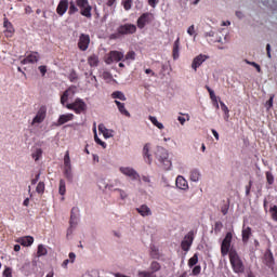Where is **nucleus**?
<instances>
[{
    "label": "nucleus",
    "instance_id": "1",
    "mask_svg": "<svg viewBox=\"0 0 277 277\" xmlns=\"http://www.w3.org/2000/svg\"><path fill=\"white\" fill-rule=\"evenodd\" d=\"M228 256L233 272L235 274H243V272H246V266L243 265V261H241L239 253H237V250L232 249Z\"/></svg>",
    "mask_w": 277,
    "mask_h": 277
},
{
    "label": "nucleus",
    "instance_id": "2",
    "mask_svg": "<svg viewBox=\"0 0 277 277\" xmlns=\"http://www.w3.org/2000/svg\"><path fill=\"white\" fill-rule=\"evenodd\" d=\"M155 157L163 170H170V168H172V160L168 159V151L166 148L157 147L155 150Z\"/></svg>",
    "mask_w": 277,
    "mask_h": 277
},
{
    "label": "nucleus",
    "instance_id": "3",
    "mask_svg": "<svg viewBox=\"0 0 277 277\" xmlns=\"http://www.w3.org/2000/svg\"><path fill=\"white\" fill-rule=\"evenodd\" d=\"M137 31V26L135 24H123L117 28V34H113L110 38L116 40L120 38V36H131Z\"/></svg>",
    "mask_w": 277,
    "mask_h": 277
},
{
    "label": "nucleus",
    "instance_id": "4",
    "mask_svg": "<svg viewBox=\"0 0 277 277\" xmlns=\"http://www.w3.org/2000/svg\"><path fill=\"white\" fill-rule=\"evenodd\" d=\"M233 250H237L235 247H233V234L232 232H228L221 243V254L222 256H227V254H230Z\"/></svg>",
    "mask_w": 277,
    "mask_h": 277
},
{
    "label": "nucleus",
    "instance_id": "5",
    "mask_svg": "<svg viewBox=\"0 0 277 277\" xmlns=\"http://www.w3.org/2000/svg\"><path fill=\"white\" fill-rule=\"evenodd\" d=\"M79 225V208L74 207L70 211L69 227L67 228V239L72 237L75 228Z\"/></svg>",
    "mask_w": 277,
    "mask_h": 277
},
{
    "label": "nucleus",
    "instance_id": "6",
    "mask_svg": "<svg viewBox=\"0 0 277 277\" xmlns=\"http://www.w3.org/2000/svg\"><path fill=\"white\" fill-rule=\"evenodd\" d=\"M209 95H210V100H211L213 107H215V109H220V105H221L222 111H224L225 116H227V118H228V114H230L228 106H226V104H224V102H222L220 96H216L215 92H213V90H211V89L209 90Z\"/></svg>",
    "mask_w": 277,
    "mask_h": 277
},
{
    "label": "nucleus",
    "instance_id": "7",
    "mask_svg": "<svg viewBox=\"0 0 277 277\" xmlns=\"http://www.w3.org/2000/svg\"><path fill=\"white\" fill-rule=\"evenodd\" d=\"M65 107L67 109H71V111H75V114H83V111L88 109V105L85 104V102H83V100L79 97L76 98L72 103H67Z\"/></svg>",
    "mask_w": 277,
    "mask_h": 277
},
{
    "label": "nucleus",
    "instance_id": "8",
    "mask_svg": "<svg viewBox=\"0 0 277 277\" xmlns=\"http://www.w3.org/2000/svg\"><path fill=\"white\" fill-rule=\"evenodd\" d=\"M76 5L80 10V14L85 18H92V6L88 0H76Z\"/></svg>",
    "mask_w": 277,
    "mask_h": 277
},
{
    "label": "nucleus",
    "instance_id": "9",
    "mask_svg": "<svg viewBox=\"0 0 277 277\" xmlns=\"http://www.w3.org/2000/svg\"><path fill=\"white\" fill-rule=\"evenodd\" d=\"M119 172L123 176H127V179H131V181H138V183H142V180H140V173H137L133 167H119Z\"/></svg>",
    "mask_w": 277,
    "mask_h": 277
},
{
    "label": "nucleus",
    "instance_id": "10",
    "mask_svg": "<svg viewBox=\"0 0 277 277\" xmlns=\"http://www.w3.org/2000/svg\"><path fill=\"white\" fill-rule=\"evenodd\" d=\"M196 237V232L190 230L188 232L182 242H181V248L184 252H189V248H192V243H194V238Z\"/></svg>",
    "mask_w": 277,
    "mask_h": 277
},
{
    "label": "nucleus",
    "instance_id": "11",
    "mask_svg": "<svg viewBox=\"0 0 277 277\" xmlns=\"http://www.w3.org/2000/svg\"><path fill=\"white\" fill-rule=\"evenodd\" d=\"M75 94H77V87L71 85L69 87L61 96V104L66 107V103H68V101L72 100L75 97Z\"/></svg>",
    "mask_w": 277,
    "mask_h": 277
},
{
    "label": "nucleus",
    "instance_id": "12",
    "mask_svg": "<svg viewBox=\"0 0 277 277\" xmlns=\"http://www.w3.org/2000/svg\"><path fill=\"white\" fill-rule=\"evenodd\" d=\"M153 21H155V15L153 13H143L137 19L138 29H144V27L153 23Z\"/></svg>",
    "mask_w": 277,
    "mask_h": 277
},
{
    "label": "nucleus",
    "instance_id": "13",
    "mask_svg": "<svg viewBox=\"0 0 277 277\" xmlns=\"http://www.w3.org/2000/svg\"><path fill=\"white\" fill-rule=\"evenodd\" d=\"M124 57V54L122 52L118 51H110L105 56L106 64H114V62H121V60Z\"/></svg>",
    "mask_w": 277,
    "mask_h": 277
},
{
    "label": "nucleus",
    "instance_id": "14",
    "mask_svg": "<svg viewBox=\"0 0 277 277\" xmlns=\"http://www.w3.org/2000/svg\"><path fill=\"white\" fill-rule=\"evenodd\" d=\"M47 118V108L41 107L35 118L32 119L31 126L36 127V124H42L44 122V119Z\"/></svg>",
    "mask_w": 277,
    "mask_h": 277
},
{
    "label": "nucleus",
    "instance_id": "15",
    "mask_svg": "<svg viewBox=\"0 0 277 277\" xmlns=\"http://www.w3.org/2000/svg\"><path fill=\"white\" fill-rule=\"evenodd\" d=\"M88 47H90V36L81 34L78 41V49L80 51H88Z\"/></svg>",
    "mask_w": 277,
    "mask_h": 277
},
{
    "label": "nucleus",
    "instance_id": "16",
    "mask_svg": "<svg viewBox=\"0 0 277 277\" xmlns=\"http://www.w3.org/2000/svg\"><path fill=\"white\" fill-rule=\"evenodd\" d=\"M207 60H209V56L203 55V54H199L198 56H196L192 63L193 70H195V72H196V70H198V68H200V66H202V64H205V62H207Z\"/></svg>",
    "mask_w": 277,
    "mask_h": 277
},
{
    "label": "nucleus",
    "instance_id": "17",
    "mask_svg": "<svg viewBox=\"0 0 277 277\" xmlns=\"http://www.w3.org/2000/svg\"><path fill=\"white\" fill-rule=\"evenodd\" d=\"M135 211L141 214L142 217H150L153 215V210L147 205L138 206Z\"/></svg>",
    "mask_w": 277,
    "mask_h": 277
},
{
    "label": "nucleus",
    "instance_id": "18",
    "mask_svg": "<svg viewBox=\"0 0 277 277\" xmlns=\"http://www.w3.org/2000/svg\"><path fill=\"white\" fill-rule=\"evenodd\" d=\"M241 237H242V243H248L250 241V238L252 237V227L242 225L241 230Z\"/></svg>",
    "mask_w": 277,
    "mask_h": 277
},
{
    "label": "nucleus",
    "instance_id": "19",
    "mask_svg": "<svg viewBox=\"0 0 277 277\" xmlns=\"http://www.w3.org/2000/svg\"><path fill=\"white\" fill-rule=\"evenodd\" d=\"M274 253H272V249H267L264 253V264L266 267H274Z\"/></svg>",
    "mask_w": 277,
    "mask_h": 277
},
{
    "label": "nucleus",
    "instance_id": "20",
    "mask_svg": "<svg viewBox=\"0 0 277 277\" xmlns=\"http://www.w3.org/2000/svg\"><path fill=\"white\" fill-rule=\"evenodd\" d=\"M68 11V0H61L57 8L56 12L60 16H64L66 12Z\"/></svg>",
    "mask_w": 277,
    "mask_h": 277
},
{
    "label": "nucleus",
    "instance_id": "21",
    "mask_svg": "<svg viewBox=\"0 0 277 277\" xmlns=\"http://www.w3.org/2000/svg\"><path fill=\"white\" fill-rule=\"evenodd\" d=\"M3 27L6 29L5 30L6 38H12L14 34V26L6 17H4Z\"/></svg>",
    "mask_w": 277,
    "mask_h": 277
},
{
    "label": "nucleus",
    "instance_id": "22",
    "mask_svg": "<svg viewBox=\"0 0 277 277\" xmlns=\"http://www.w3.org/2000/svg\"><path fill=\"white\" fill-rule=\"evenodd\" d=\"M16 241L21 246H24V248H29V246H31L34 243V237H31V236H24V237L17 238Z\"/></svg>",
    "mask_w": 277,
    "mask_h": 277
},
{
    "label": "nucleus",
    "instance_id": "23",
    "mask_svg": "<svg viewBox=\"0 0 277 277\" xmlns=\"http://www.w3.org/2000/svg\"><path fill=\"white\" fill-rule=\"evenodd\" d=\"M75 115L72 114H66V115H61L58 117L56 127H62V124H66V122H70V120H74Z\"/></svg>",
    "mask_w": 277,
    "mask_h": 277
},
{
    "label": "nucleus",
    "instance_id": "24",
    "mask_svg": "<svg viewBox=\"0 0 277 277\" xmlns=\"http://www.w3.org/2000/svg\"><path fill=\"white\" fill-rule=\"evenodd\" d=\"M98 131L104 135L105 140H109V137H114V130L107 129L103 123L98 126Z\"/></svg>",
    "mask_w": 277,
    "mask_h": 277
},
{
    "label": "nucleus",
    "instance_id": "25",
    "mask_svg": "<svg viewBox=\"0 0 277 277\" xmlns=\"http://www.w3.org/2000/svg\"><path fill=\"white\" fill-rule=\"evenodd\" d=\"M143 156H144V160L146 161V163H149V164L153 163V158L150 156V146L148 144H146L143 147Z\"/></svg>",
    "mask_w": 277,
    "mask_h": 277
},
{
    "label": "nucleus",
    "instance_id": "26",
    "mask_svg": "<svg viewBox=\"0 0 277 277\" xmlns=\"http://www.w3.org/2000/svg\"><path fill=\"white\" fill-rule=\"evenodd\" d=\"M175 185L176 187H179V189H188V185H187V180H185V177L179 175L176 177V181H175Z\"/></svg>",
    "mask_w": 277,
    "mask_h": 277
},
{
    "label": "nucleus",
    "instance_id": "27",
    "mask_svg": "<svg viewBox=\"0 0 277 277\" xmlns=\"http://www.w3.org/2000/svg\"><path fill=\"white\" fill-rule=\"evenodd\" d=\"M101 61L98 60V55L92 54L88 57V64L91 66V68H96Z\"/></svg>",
    "mask_w": 277,
    "mask_h": 277
},
{
    "label": "nucleus",
    "instance_id": "28",
    "mask_svg": "<svg viewBox=\"0 0 277 277\" xmlns=\"http://www.w3.org/2000/svg\"><path fill=\"white\" fill-rule=\"evenodd\" d=\"M120 114H122V116H126L127 118H131V113H129V110H127V108L124 107V103H121L120 101H115Z\"/></svg>",
    "mask_w": 277,
    "mask_h": 277
},
{
    "label": "nucleus",
    "instance_id": "29",
    "mask_svg": "<svg viewBox=\"0 0 277 277\" xmlns=\"http://www.w3.org/2000/svg\"><path fill=\"white\" fill-rule=\"evenodd\" d=\"M64 176L69 183H72L75 175L72 174V167H64Z\"/></svg>",
    "mask_w": 277,
    "mask_h": 277
},
{
    "label": "nucleus",
    "instance_id": "30",
    "mask_svg": "<svg viewBox=\"0 0 277 277\" xmlns=\"http://www.w3.org/2000/svg\"><path fill=\"white\" fill-rule=\"evenodd\" d=\"M181 50L180 39L177 38L173 43V60L179 58V51Z\"/></svg>",
    "mask_w": 277,
    "mask_h": 277
},
{
    "label": "nucleus",
    "instance_id": "31",
    "mask_svg": "<svg viewBox=\"0 0 277 277\" xmlns=\"http://www.w3.org/2000/svg\"><path fill=\"white\" fill-rule=\"evenodd\" d=\"M28 64H36L40 60V54L38 52H32L27 56Z\"/></svg>",
    "mask_w": 277,
    "mask_h": 277
},
{
    "label": "nucleus",
    "instance_id": "32",
    "mask_svg": "<svg viewBox=\"0 0 277 277\" xmlns=\"http://www.w3.org/2000/svg\"><path fill=\"white\" fill-rule=\"evenodd\" d=\"M190 181H193L194 183H198V181H200V171H198L197 169L192 170Z\"/></svg>",
    "mask_w": 277,
    "mask_h": 277
},
{
    "label": "nucleus",
    "instance_id": "33",
    "mask_svg": "<svg viewBox=\"0 0 277 277\" xmlns=\"http://www.w3.org/2000/svg\"><path fill=\"white\" fill-rule=\"evenodd\" d=\"M111 98H118V101H127V96L122 91H115L111 93Z\"/></svg>",
    "mask_w": 277,
    "mask_h": 277
},
{
    "label": "nucleus",
    "instance_id": "34",
    "mask_svg": "<svg viewBox=\"0 0 277 277\" xmlns=\"http://www.w3.org/2000/svg\"><path fill=\"white\" fill-rule=\"evenodd\" d=\"M148 118H149L150 122L154 124V127H157V129H160V130L163 129V123L159 122L157 120V117L149 116Z\"/></svg>",
    "mask_w": 277,
    "mask_h": 277
},
{
    "label": "nucleus",
    "instance_id": "35",
    "mask_svg": "<svg viewBox=\"0 0 277 277\" xmlns=\"http://www.w3.org/2000/svg\"><path fill=\"white\" fill-rule=\"evenodd\" d=\"M31 157H32V159H35V161H39L40 157H42V148H35Z\"/></svg>",
    "mask_w": 277,
    "mask_h": 277
},
{
    "label": "nucleus",
    "instance_id": "36",
    "mask_svg": "<svg viewBox=\"0 0 277 277\" xmlns=\"http://www.w3.org/2000/svg\"><path fill=\"white\" fill-rule=\"evenodd\" d=\"M58 193L61 196L66 195V181L60 180Z\"/></svg>",
    "mask_w": 277,
    "mask_h": 277
},
{
    "label": "nucleus",
    "instance_id": "37",
    "mask_svg": "<svg viewBox=\"0 0 277 277\" xmlns=\"http://www.w3.org/2000/svg\"><path fill=\"white\" fill-rule=\"evenodd\" d=\"M47 254H48L47 247H44V245H39L37 256H47Z\"/></svg>",
    "mask_w": 277,
    "mask_h": 277
},
{
    "label": "nucleus",
    "instance_id": "38",
    "mask_svg": "<svg viewBox=\"0 0 277 277\" xmlns=\"http://www.w3.org/2000/svg\"><path fill=\"white\" fill-rule=\"evenodd\" d=\"M114 192H118L121 200H127V198H129V194L122 188H115Z\"/></svg>",
    "mask_w": 277,
    "mask_h": 277
},
{
    "label": "nucleus",
    "instance_id": "39",
    "mask_svg": "<svg viewBox=\"0 0 277 277\" xmlns=\"http://www.w3.org/2000/svg\"><path fill=\"white\" fill-rule=\"evenodd\" d=\"M94 140H95L96 144H98L103 148H107V143L103 142V141H101V138H98V134H96V128H94Z\"/></svg>",
    "mask_w": 277,
    "mask_h": 277
},
{
    "label": "nucleus",
    "instance_id": "40",
    "mask_svg": "<svg viewBox=\"0 0 277 277\" xmlns=\"http://www.w3.org/2000/svg\"><path fill=\"white\" fill-rule=\"evenodd\" d=\"M138 277H157L151 271H140L137 273Z\"/></svg>",
    "mask_w": 277,
    "mask_h": 277
},
{
    "label": "nucleus",
    "instance_id": "41",
    "mask_svg": "<svg viewBox=\"0 0 277 277\" xmlns=\"http://www.w3.org/2000/svg\"><path fill=\"white\" fill-rule=\"evenodd\" d=\"M44 189H45V184H44V182H39V183L37 184V187H36L37 194H39L40 196H42V194H44Z\"/></svg>",
    "mask_w": 277,
    "mask_h": 277
},
{
    "label": "nucleus",
    "instance_id": "42",
    "mask_svg": "<svg viewBox=\"0 0 277 277\" xmlns=\"http://www.w3.org/2000/svg\"><path fill=\"white\" fill-rule=\"evenodd\" d=\"M64 168H72V164H70V154L69 151H66L64 156Z\"/></svg>",
    "mask_w": 277,
    "mask_h": 277
},
{
    "label": "nucleus",
    "instance_id": "43",
    "mask_svg": "<svg viewBox=\"0 0 277 277\" xmlns=\"http://www.w3.org/2000/svg\"><path fill=\"white\" fill-rule=\"evenodd\" d=\"M161 269V265L158 262H151L150 264V272L151 273H156L159 272Z\"/></svg>",
    "mask_w": 277,
    "mask_h": 277
},
{
    "label": "nucleus",
    "instance_id": "44",
    "mask_svg": "<svg viewBox=\"0 0 277 277\" xmlns=\"http://www.w3.org/2000/svg\"><path fill=\"white\" fill-rule=\"evenodd\" d=\"M79 12V9L77 8V5L75 4V2H70L69 3V11H68V14H75Z\"/></svg>",
    "mask_w": 277,
    "mask_h": 277
},
{
    "label": "nucleus",
    "instance_id": "45",
    "mask_svg": "<svg viewBox=\"0 0 277 277\" xmlns=\"http://www.w3.org/2000/svg\"><path fill=\"white\" fill-rule=\"evenodd\" d=\"M196 263H198V254L195 253V255L188 260V265L189 267H194Z\"/></svg>",
    "mask_w": 277,
    "mask_h": 277
},
{
    "label": "nucleus",
    "instance_id": "46",
    "mask_svg": "<svg viewBox=\"0 0 277 277\" xmlns=\"http://www.w3.org/2000/svg\"><path fill=\"white\" fill-rule=\"evenodd\" d=\"M269 212L272 213V219L274 222H277V206H274L269 209Z\"/></svg>",
    "mask_w": 277,
    "mask_h": 277
},
{
    "label": "nucleus",
    "instance_id": "47",
    "mask_svg": "<svg viewBox=\"0 0 277 277\" xmlns=\"http://www.w3.org/2000/svg\"><path fill=\"white\" fill-rule=\"evenodd\" d=\"M266 181L268 185H274V174L269 171L266 172Z\"/></svg>",
    "mask_w": 277,
    "mask_h": 277
},
{
    "label": "nucleus",
    "instance_id": "48",
    "mask_svg": "<svg viewBox=\"0 0 277 277\" xmlns=\"http://www.w3.org/2000/svg\"><path fill=\"white\" fill-rule=\"evenodd\" d=\"M224 227V225L222 224V222H216L215 225H214V233L217 235V233H221L222 232V228Z\"/></svg>",
    "mask_w": 277,
    "mask_h": 277
},
{
    "label": "nucleus",
    "instance_id": "49",
    "mask_svg": "<svg viewBox=\"0 0 277 277\" xmlns=\"http://www.w3.org/2000/svg\"><path fill=\"white\" fill-rule=\"evenodd\" d=\"M102 78H103L105 81H111V79H114L113 76H111V74H110L109 71H103V72H102Z\"/></svg>",
    "mask_w": 277,
    "mask_h": 277
},
{
    "label": "nucleus",
    "instance_id": "50",
    "mask_svg": "<svg viewBox=\"0 0 277 277\" xmlns=\"http://www.w3.org/2000/svg\"><path fill=\"white\" fill-rule=\"evenodd\" d=\"M126 60L133 62V60H135V52H133V51L128 52L126 55Z\"/></svg>",
    "mask_w": 277,
    "mask_h": 277
},
{
    "label": "nucleus",
    "instance_id": "51",
    "mask_svg": "<svg viewBox=\"0 0 277 277\" xmlns=\"http://www.w3.org/2000/svg\"><path fill=\"white\" fill-rule=\"evenodd\" d=\"M133 3V0H124L123 1V8L124 10H131V4Z\"/></svg>",
    "mask_w": 277,
    "mask_h": 277
},
{
    "label": "nucleus",
    "instance_id": "52",
    "mask_svg": "<svg viewBox=\"0 0 277 277\" xmlns=\"http://www.w3.org/2000/svg\"><path fill=\"white\" fill-rule=\"evenodd\" d=\"M228 209H229L228 203H225L221 207V212L223 213V215H226L228 213Z\"/></svg>",
    "mask_w": 277,
    "mask_h": 277
},
{
    "label": "nucleus",
    "instance_id": "53",
    "mask_svg": "<svg viewBox=\"0 0 277 277\" xmlns=\"http://www.w3.org/2000/svg\"><path fill=\"white\" fill-rule=\"evenodd\" d=\"M247 64H250V66H253L258 70V72H261V65L256 64L255 62H247Z\"/></svg>",
    "mask_w": 277,
    "mask_h": 277
},
{
    "label": "nucleus",
    "instance_id": "54",
    "mask_svg": "<svg viewBox=\"0 0 277 277\" xmlns=\"http://www.w3.org/2000/svg\"><path fill=\"white\" fill-rule=\"evenodd\" d=\"M69 81H71V82L77 81V72L75 70H72L69 74Z\"/></svg>",
    "mask_w": 277,
    "mask_h": 277
},
{
    "label": "nucleus",
    "instance_id": "55",
    "mask_svg": "<svg viewBox=\"0 0 277 277\" xmlns=\"http://www.w3.org/2000/svg\"><path fill=\"white\" fill-rule=\"evenodd\" d=\"M187 34L189 36H195L196 37V28L194 27V25H192L188 29H187Z\"/></svg>",
    "mask_w": 277,
    "mask_h": 277
},
{
    "label": "nucleus",
    "instance_id": "56",
    "mask_svg": "<svg viewBox=\"0 0 277 277\" xmlns=\"http://www.w3.org/2000/svg\"><path fill=\"white\" fill-rule=\"evenodd\" d=\"M4 277H12V268H5L3 272Z\"/></svg>",
    "mask_w": 277,
    "mask_h": 277
},
{
    "label": "nucleus",
    "instance_id": "57",
    "mask_svg": "<svg viewBox=\"0 0 277 277\" xmlns=\"http://www.w3.org/2000/svg\"><path fill=\"white\" fill-rule=\"evenodd\" d=\"M39 71L41 72L42 77L47 75V66L41 65L39 66Z\"/></svg>",
    "mask_w": 277,
    "mask_h": 277
},
{
    "label": "nucleus",
    "instance_id": "58",
    "mask_svg": "<svg viewBox=\"0 0 277 277\" xmlns=\"http://www.w3.org/2000/svg\"><path fill=\"white\" fill-rule=\"evenodd\" d=\"M40 172L38 174H36L35 179H32L30 181L31 185H36V183H38V181H40Z\"/></svg>",
    "mask_w": 277,
    "mask_h": 277
},
{
    "label": "nucleus",
    "instance_id": "59",
    "mask_svg": "<svg viewBox=\"0 0 277 277\" xmlns=\"http://www.w3.org/2000/svg\"><path fill=\"white\" fill-rule=\"evenodd\" d=\"M250 189H252V181H249V185L246 186V196H250Z\"/></svg>",
    "mask_w": 277,
    "mask_h": 277
},
{
    "label": "nucleus",
    "instance_id": "60",
    "mask_svg": "<svg viewBox=\"0 0 277 277\" xmlns=\"http://www.w3.org/2000/svg\"><path fill=\"white\" fill-rule=\"evenodd\" d=\"M91 75V81L92 83H94V87L95 88H98V80H96V76H93L92 74Z\"/></svg>",
    "mask_w": 277,
    "mask_h": 277
},
{
    "label": "nucleus",
    "instance_id": "61",
    "mask_svg": "<svg viewBox=\"0 0 277 277\" xmlns=\"http://www.w3.org/2000/svg\"><path fill=\"white\" fill-rule=\"evenodd\" d=\"M142 181H143L144 183H147L148 185H150V176H148V175H142Z\"/></svg>",
    "mask_w": 277,
    "mask_h": 277
},
{
    "label": "nucleus",
    "instance_id": "62",
    "mask_svg": "<svg viewBox=\"0 0 277 277\" xmlns=\"http://www.w3.org/2000/svg\"><path fill=\"white\" fill-rule=\"evenodd\" d=\"M198 274H200V266H195V267L193 268V275H194V276H198Z\"/></svg>",
    "mask_w": 277,
    "mask_h": 277
},
{
    "label": "nucleus",
    "instance_id": "63",
    "mask_svg": "<svg viewBox=\"0 0 277 277\" xmlns=\"http://www.w3.org/2000/svg\"><path fill=\"white\" fill-rule=\"evenodd\" d=\"M75 259H77V255L72 252L69 253V262L75 263Z\"/></svg>",
    "mask_w": 277,
    "mask_h": 277
},
{
    "label": "nucleus",
    "instance_id": "64",
    "mask_svg": "<svg viewBox=\"0 0 277 277\" xmlns=\"http://www.w3.org/2000/svg\"><path fill=\"white\" fill-rule=\"evenodd\" d=\"M148 3L151 8H155V5H157V3H159V0H148Z\"/></svg>",
    "mask_w": 277,
    "mask_h": 277
}]
</instances>
